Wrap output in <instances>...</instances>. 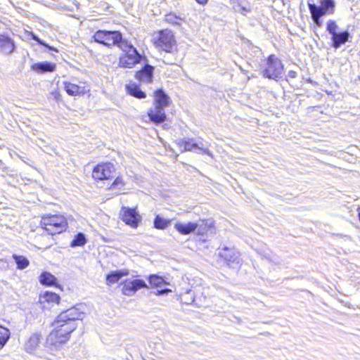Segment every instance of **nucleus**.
<instances>
[{
  "mask_svg": "<svg viewBox=\"0 0 360 360\" xmlns=\"http://www.w3.org/2000/svg\"><path fill=\"white\" fill-rule=\"evenodd\" d=\"M119 47L122 51L120 56L119 65L123 68H132L136 64L139 63L145 57L141 55L132 44L126 40L119 44Z\"/></svg>",
  "mask_w": 360,
  "mask_h": 360,
  "instance_id": "obj_2",
  "label": "nucleus"
},
{
  "mask_svg": "<svg viewBox=\"0 0 360 360\" xmlns=\"http://www.w3.org/2000/svg\"><path fill=\"white\" fill-rule=\"evenodd\" d=\"M349 36V32L347 31L336 33L335 34L333 35L332 40L333 42V46L335 49L339 48L348 40Z\"/></svg>",
  "mask_w": 360,
  "mask_h": 360,
  "instance_id": "obj_24",
  "label": "nucleus"
},
{
  "mask_svg": "<svg viewBox=\"0 0 360 360\" xmlns=\"http://www.w3.org/2000/svg\"><path fill=\"white\" fill-rule=\"evenodd\" d=\"M127 89L128 93L134 97L143 98L146 96L145 92L142 91L141 89L135 84L127 86Z\"/></svg>",
  "mask_w": 360,
  "mask_h": 360,
  "instance_id": "obj_28",
  "label": "nucleus"
},
{
  "mask_svg": "<svg viewBox=\"0 0 360 360\" xmlns=\"http://www.w3.org/2000/svg\"><path fill=\"white\" fill-rule=\"evenodd\" d=\"M126 185V182L124 181L122 177H117L114 181L112 184L111 185L112 189H117L120 191H123L125 190L124 186Z\"/></svg>",
  "mask_w": 360,
  "mask_h": 360,
  "instance_id": "obj_32",
  "label": "nucleus"
},
{
  "mask_svg": "<svg viewBox=\"0 0 360 360\" xmlns=\"http://www.w3.org/2000/svg\"><path fill=\"white\" fill-rule=\"evenodd\" d=\"M172 219H167L157 215L154 219V227L157 229H165L171 224Z\"/></svg>",
  "mask_w": 360,
  "mask_h": 360,
  "instance_id": "obj_29",
  "label": "nucleus"
},
{
  "mask_svg": "<svg viewBox=\"0 0 360 360\" xmlns=\"http://www.w3.org/2000/svg\"><path fill=\"white\" fill-rule=\"evenodd\" d=\"M40 342V335L37 333L32 334L25 344V350L29 353L34 352L38 347Z\"/></svg>",
  "mask_w": 360,
  "mask_h": 360,
  "instance_id": "obj_22",
  "label": "nucleus"
},
{
  "mask_svg": "<svg viewBox=\"0 0 360 360\" xmlns=\"http://www.w3.org/2000/svg\"><path fill=\"white\" fill-rule=\"evenodd\" d=\"M283 72V65L275 56L271 55L266 61V67L262 71L263 75L269 79L280 77Z\"/></svg>",
  "mask_w": 360,
  "mask_h": 360,
  "instance_id": "obj_6",
  "label": "nucleus"
},
{
  "mask_svg": "<svg viewBox=\"0 0 360 360\" xmlns=\"http://www.w3.org/2000/svg\"><path fill=\"white\" fill-rule=\"evenodd\" d=\"M95 42L101 44L108 47L117 45L124 39L120 32L117 31L98 30L93 36Z\"/></svg>",
  "mask_w": 360,
  "mask_h": 360,
  "instance_id": "obj_4",
  "label": "nucleus"
},
{
  "mask_svg": "<svg viewBox=\"0 0 360 360\" xmlns=\"http://www.w3.org/2000/svg\"><path fill=\"white\" fill-rule=\"evenodd\" d=\"M129 275V271L127 269H122L118 271H112L106 276V284L111 285L116 283L123 276Z\"/></svg>",
  "mask_w": 360,
  "mask_h": 360,
  "instance_id": "obj_20",
  "label": "nucleus"
},
{
  "mask_svg": "<svg viewBox=\"0 0 360 360\" xmlns=\"http://www.w3.org/2000/svg\"><path fill=\"white\" fill-rule=\"evenodd\" d=\"M169 97L161 89L155 92L154 105L166 108L169 104Z\"/></svg>",
  "mask_w": 360,
  "mask_h": 360,
  "instance_id": "obj_21",
  "label": "nucleus"
},
{
  "mask_svg": "<svg viewBox=\"0 0 360 360\" xmlns=\"http://www.w3.org/2000/svg\"><path fill=\"white\" fill-rule=\"evenodd\" d=\"M335 11L333 0H321L320 5L316 6V25H319V18L327 14H332Z\"/></svg>",
  "mask_w": 360,
  "mask_h": 360,
  "instance_id": "obj_11",
  "label": "nucleus"
},
{
  "mask_svg": "<svg viewBox=\"0 0 360 360\" xmlns=\"http://www.w3.org/2000/svg\"><path fill=\"white\" fill-rule=\"evenodd\" d=\"M39 282L44 285H54L56 278L49 272L44 271L39 276Z\"/></svg>",
  "mask_w": 360,
  "mask_h": 360,
  "instance_id": "obj_26",
  "label": "nucleus"
},
{
  "mask_svg": "<svg viewBox=\"0 0 360 360\" xmlns=\"http://www.w3.org/2000/svg\"><path fill=\"white\" fill-rule=\"evenodd\" d=\"M176 143L180 148H182L181 151H193L198 150V153H202L210 157H212V153L210 152L207 147H205L202 143H196L193 141V139H179L176 141Z\"/></svg>",
  "mask_w": 360,
  "mask_h": 360,
  "instance_id": "obj_8",
  "label": "nucleus"
},
{
  "mask_svg": "<svg viewBox=\"0 0 360 360\" xmlns=\"http://www.w3.org/2000/svg\"><path fill=\"white\" fill-rule=\"evenodd\" d=\"M63 84L65 91L70 96H76L83 95L87 91L84 85H78L70 82H64Z\"/></svg>",
  "mask_w": 360,
  "mask_h": 360,
  "instance_id": "obj_17",
  "label": "nucleus"
},
{
  "mask_svg": "<svg viewBox=\"0 0 360 360\" xmlns=\"http://www.w3.org/2000/svg\"><path fill=\"white\" fill-rule=\"evenodd\" d=\"M219 255L229 264H238L240 263V253L234 248L224 247L220 250Z\"/></svg>",
  "mask_w": 360,
  "mask_h": 360,
  "instance_id": "obj_13",
  "label": "nucleus"
},
{
  "mask_svg": "<svg viewBox=\"0 0 360 360\" xmlns=\"http://www.w3.org/2000/svg\"><path fill=\"white\" fill-rule=\"evenodd\" d=\"M86 243V239L84 233H78L72 240L70 246L72 248L77 246H84Z\"/></svg>",
  "mask_w": 360,
  "mask_h": 360,
  "instance_id": "obj_31",
  "label": "nucleus"
},
{
  "mask_svg": "<svg viewBox=\"0 0 360 360\" xmlns=\"http://www.w3.org/2000/svg\"><path fill=\"white\" fill-rule=\"evenodd\" d=\"M60 297L55 292L46 291L40 295L39 302L41 304H58L59 302Z\"/></svg>",
  "mask_w": 360,
  "mask_h": 360,
  "instance_id": "obj_23",
  "label": "nucleus"
},
{
  "mask_svg": "<svg viewBox=\"0 0 360 360\" xmlns=\"http://www.w3.org/2000/svg\"><path fill=\"white\" fill-rule=\"evenodd\" d=\"M359 221H360V212H359Z\"/></svg>",
  "mask_w": 360,
  "mask_h": 360,
  "instance_id": "obj_40",
  "label": "nucleus"
},
{
  "mask_svg": "<svg viewBox=\"0 0 360 360\" xmlns=\"http://www.w3.org/2000/svg\"><path fill=\"white\" fill-rule=\"evenodd\" d=\"M122 220L131 227H136L141 217L134 209L123 207L122 210Z\"/></svg>",
  "mask_w": 360,
  "mask_h": 360,
  "instance_id": "obj_12",
  "label": "nucleus"
},
{
  "mask_svg": "<svg viewBox=\"0 0 360 360\" xmlns=\"http://www.w3.org/2000/svg\"><path fill=\"white\" fill-rule=\"evenodd\" d=\"M230 3L235 12L242 15H245L251 11L250 6L246 0H230Z\"/></svg>",
  "mask_w": 360,
  "mask_h": 360,
  "instance_id": "obj_19",
  "label": "nucleus"
},
{
  "mask_svg": "<svg viewBox=\"0 0 360 360\" xmlns=\"http://www.w3.org/2000/svg\"><path fill=\"white\" fill-rule=\"evenodd\" d=\"M174 229L181 235H188L195 233L198 235H202L200 225L197 222L188 221L186 223L177 221L174 224Z\"/></svg>",
  "mask_w": 360,
  "mask_h": 360,
  "instance_id": "obj_10",
  "label": "nucleus"
},
{
  "mask_svg": "<svg viewBox=\"0 0 360 360\" xmlns=\"http://www.w3.org/2000/svg\"><path fill=\"white\" fill-rule=\"evenodd\" d=\"M11 337L10 330L0 326V350L6 345Z\"/></svg>",
  "mask_w": 360,
  "mask_h": 360,
  "instance_id": "obj_30",
  "label": "nucleus"
},
{
  "mask_svg": "<svg viewBox=\"0 0 360 360\" xmlns=\"http://www.w3.org/2000/svg\"><path fill=\"white\" fill-rule=\"evenodd\" d=\"M155 44L166 52H172L175 48L176 41L172 32L164 30L158 32L154 37Z\"/></svg>",
  "mask_w": 360,
  "mask_h": 360,
  "instance_id": "obj_5",
  "label": "nucleus"
},
{
  "mask_svg": "<svg viewBox=\"0 0 360 360\" xmlns=\"http://www.w3.org/2000/svg\"><path fill=\"white\" fill-rule=\"evenodd\" d=\"M198 4H202V5H204L205 4H207V2L208 1V0H195Z\"/></svg>",
  "mask_w": 360,
  "mask_h": 360,
  "instance_id": "obj_38",
  "label": "nucleus"
},
{
  "mask_svg": "<svg viewBox=\"0 0 360 360\" xmlns=\"http://www.w3.org/2000/svg\"><path fill=\"white\" fill-rule=\"evenodd\" d=\"M148 281L152 287L162 288L164 285H170V283L166 281L163 277L156 274L150 275Z\"/></svg>",
  "mask_w": 360,
  "mask_h": 360,
  "instance_id": "obj_25",
  "label": "nucleus"
},
{
  "mask_svg": "<svg viewBox=\"0 0 360 360\" xmlns=\"http://www.w3.org/2000/svg\"><path fill=\"white\" fill-rule=\"evenodd\" d=\"M41 225L51 235L60 233L68 227L66 219L63 215L58 214L43 217Z\"/></svg>",
  "mask_w": 360,
  "mask_h": 360,
  "instance_id": "obj_3",
  "label": "nucleus"
},
{
  "mask_svg": "<svg viewBox=\"0 0 360 360\" xmlns=\"http://www.w3.org/2000/svg\"><path fill=\"white\" fill-rule=\"evenodd\" d=\"M15 44L12 39L5 34H0V52L9 55L15 49Z\"/></svg>",
  "mask_w": 360,
  "mask_h": 360,
  "instance_id": "obj_16",
  "label": "nucleus"
},
{
  "mask_svg": "<svg viewBox=\"0 0 360 360\" xmlns=\"http://www.w3.org/2000/svg\"><path fill=\"white\" fill-rule=\"evenodd\" d=\"M84 316V313L75 307L63 311L53 323L54 329L49 335L47 343L56 347L65 344L70 339V333L77 328V321Z\"/></svg>",
  "mask_w": 360,
  "mask_h": 360,
  "instance_id": "obj_1",
  "label": "nucleus"
},
{
  "mask_svg": "<svg viewBox=\"0 0 360 360\" xmlns=\"http://www.w3.org/2000/svg\"><path fill=\"white\" fill-rule=\"evenodd\" d=\"M153 66L146 64L141 70L136 73L135 77L140 82L150 83L153 79Z\"/></svg>",
  "mask_w": 360,
  "mask_h": 360,
  "instance_id": "obj_15",
  "label": "nucleus"
},
{
  "mask_svg": "<svg viewBox=\"0 0 360 360\" xmlns=\"http://www.w3.org/2000/svg\"><path fill=\"white\" fill-rule=\"evenodd\" d=\"M148 117L151 122L155 124L162 123L166 120L165 108L154 105L148 112Z\"/></svg>",
  "mask_w": 360,
  "mask_h": 360,
  "instance_id": "obj_14",
  "label": "nucleus"
},
{
  "mask_svg": "<svg viewBox=\"0 0 360 360\" xmlns=\"http://www.w3.org/2000/svg\"><path fill=\"white\" fill-rule=\"evenodd\" d=\"M172 292V290L171 289L165 288V289L157 290V292H155V295L160 296V295H163L167 294L169 292Z\"/></svg>",
  "mask_w": 360,
  "mask_h": 360,
  "instance_id": "obj_36",
  "label": "nucleus"
},
{
  "mask_svg": "<svg viewBox=\"0 0 360 360\" xmlns=\"http://www.w3.org/2000/svg\"><path fill=\"white\" fill-rule=\"evenodd\" d=\"M308 5L311 12V19L315 22V4L313 0H309Z\"/></svg>",
  "mask_w": 360,
  "mask_h": 360,
  "instance_id": "obj_34",
  "label": "nucleus"
},
{
  "mask_svg": "<svg viewBox=\"0 0 360 360\" xmlns=\"http://www.w3.org/2000/svg\"><path fill=\"white\" fill-rule=\"evenodd\" d=\"M31 69L38 74L51 72L56 70V65L47 61L36 63L32 65Z\"/></svg>",
  "mask_w": 360,
  "mask_h": 360,
  "instance_id": "obj_18",
  "label": "nucleus"
},
{
  "mask_svg": "<svg viewBox=\"0 0 360 360\" xmlns=\"http://www.w3.org/2000/svg\"><path fill=\"white\" fill-rule=\"evenodd\" d=\"M115 168L111 163H103L96 165L92 172V177L95 180L108 179L112 176Z\"/></svg>",
  "mask_w": 360,
  "mask_h": 360,
  "instance_id": "obj_9",
  "label": "nucleus"
},
{
  "mask_svg": "<svg viewBox=\"0 0 360 360\" xmlns=\"http://www.w3.org/2000/svg\"><path fill=\"white\" fill-rule=\"evenodd\" d=\"M32 39L36 41L38 44L43 45L46 47H48L49 49H53V48L49 46L47 44H46L42 40H41L38 37L32 34Z\"/></svg>",
  "mask_w": 360,
  "mask_h": 360,
  "instance_id": "obj_35",
  "label": "nucleus"
},
{
  "mask_svg": "<svg viewBox=\"0 0 360 360\" xmlns=\"http://www.w3.org/2000/svg\"><path fill=\"white\" fill-rule=\"evenodd\" d=\"M12 257L15 260L18 269L23 270L30 265V261L25 256L13 254Z\"/></svg>",
  "mask_w": 360,
  "mask_h": 360,
  "instance_id": "obj_27",
  "label": "nucleus"
},
{
  "mask_svg": "<svg viewBox=\"0 0 360 360\" xmlns=\"http://www.w3.org/2000/svg\"><path fill=\"white\" fill-rule=\"evenodd\" d=\"M59 95V94L58 92H56L55 93V97L56 98Z\"/></svg>",
  "mask_w": 360,
  "mask_h": 360,
  "instance_id": "obj_39",
  "label": "nucleus"
},
{
  "mask_svg": "<svg viewBox=\"0 0 360 360\" xmlns=\"http://www.w3.org/2000/svg\"><path fill=\"white\" fill-rule=\"evenodd\" d=\"M337 29H338V25L335 21H333V20L328 21V22L327 23V30L332 36L335 34L336 33H338L336 32Z\"/></svg>",
  "mask_w": 360,
  "mask_h": 360,
  "instance_id": "obj_33",
  "label": "nucleus"
},
{
  "mask_svg": "<svg viewBox=\"0 0 360 360\" xmlns=\"http://www.w3.org/2000/svg\"><path fill=\"white\" fill-rule=\"evenodd\" d=\"M288 77L292 79H294L297 77V72L293 70H290L288 72Z\"/></svg>",
  "mask_w": 360,
  "mask_h": 360,
  "instance_id": "obj_37",
  "label": "nucleus"
},
{
  "mask_svg": "<svg viewBox=\"0 0 360 360\" xmlns=\"http://www.w3.org/2000/svg\"><path fill=\"white\" fill-rule=\"evenodd\" d=\"M122 292L126 296H133L137 290L141 288H148V285L143 280H125L120 283Z\"/></svg>",
  "mask_w": 360,
  "mask_h": 360,
  "instance_id": "obj_7",
  "label": "nucleus"
}]
</instances>
